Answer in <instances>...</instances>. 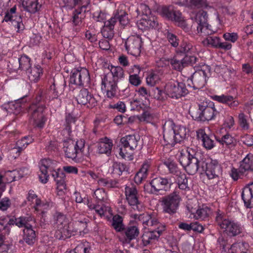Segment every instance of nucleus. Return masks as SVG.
<instances>
[{"label": "nucleus", "instance_id": "f257e3e1", "mask_svg": "<svg viewBox=\"0 0 253 253\" xmlns=\"http://www.w3.org/2000/svg\"><path fill=\"white\" fill-rule=\"evenodd\" d=\"M58 163L50 159H43L39 163L41 174L39 175L40 180L42 183H46L48 180L49 172L56 182L57 189L59 191L66 189L65 174L58 168Z\"/></svg>", "mask_w": 253, "mask_h": 253}, {"label": "nucleus", "instance_id": "f03ea898", "mask_svg": "<svg viewBox=\"0 0 253 253\" xmlns=\"http://www.w3.org/2000/svg\"><path fill=\"white\" fill-rule=\"evenodd\" d=\"M199 154L196 149L187 147L185 150H182L179 157V161L184 168L186 171L190 175H194L199 171L203 172L205 167V158L198 157Z\"/></svg>", "mask_w": 253, "mask_h": 253}, {"label": "nucleus", "instance_id": "7ed1b4c3", "mask_svg": "<svg viewBox=\"0 0 253 253\" xmlns=\"http://www.w3.org/2000/svg\"><path fill=\"white\" fill-rule=\"evenodd\" d=\"M171 184L170 178L158 176L144 185V191L150 194L163 195L169 190Z\"/></svg>", "mask_w": 253, "mask_h": 253}, {"label": "nucleus", "instance_id": "20e7f679", "mask_svg": "<svg viewBox=\"0 0 253 253\" xmlns=\"http://www.w3.org/2000/svg\"><path fill=\"white\" fill-rule=\"evenodd\" d=\"M218 114L213 102L204 101L198 104V110L193 112L191 116L195 121L205 122L214 119Z\"/></svg>", "mask_w": 253, "mask_h": 253}, {"label": "nucleus", "instance_id": "39448f33", "mask_svg": "<svg viewBox=\"0 0 253 253\" xmlns=\"http://www.w3.org/2000/svg\"><path fill=\"white\" fill-rule=\"evenodd\" d=\"M217 224L230 237H234L240 234L242 230L240 224L227 218L222 214L218 213L215 218Z\"/></svg>", "mask_w": 253, "mask_h": 253}, {"label": "nucleus", "instance_id": "423d86ee", "mask_svg": "<svg viewBox=\"0 0 253 253\" xmlns=\"http://www.w3.org/2000/svg\"><path fill=\"white\" fill-rule=\"evenodd\" d=\"M181 200L179 193L176 190L163 197L162 199L163 211L170 215L175 214L178 209Z\"/></svg>", "mask_w": 253, "mask_h": 253}, {"label": "nucleus", "instance_id": "0eeeda50", "mask_svg": "<svg viewBox=\"0 0 253 253\" xmlns=\"http://www.w3.org/2000/svg\"><path fill=\"white\" fill-rule=\"evenodd\" d=\"M165 92L169 97L176 100L185 96L189 93L184 83L175 80L170 81L166 84Z\"/></svg>", "mask_w": 253, "mask_h": 253}, {"label": "nucleus", "instance_id": "6e6552de", "mask_svg": "<svg viewBox=\"0 0 253 253\" xmlns=\"http://www.w3.org/2000/svg\"><path fill=\"white\" fill-rule=\"evenodd\" d=\"M85 141L80 139L75 142L72 139L64 141V151L66 157L77 161L78 155L84 152Z\"/></svg>", "mask_w": 253, "mask_h": 253}, {"label": "nucleus", "instance_id": "1a4fd4ad", "mask_svg": "<svg viewBox=\"0 0 253 253\" xmlns=\"http://www.w3.org/2000/svg\"><path fill=\"white\" fill-rule=\"evenodd\" d=\"M208 18L207 12L200 10L195 16V21L191 26V28L194 30L196 29L197 34L204 33L208 35L212 34L214 31L210 28L211 26L207 23Z\"/></svg>", "mask_w": 253, "mask_h": 253}, {"label": "nucleus", "instance_id": "9d476101", "mask_svg": "<svg viewBox=\"0 0 253 253\" xmlns=\"http://www.w3.org/2000/svg\"><path fill=\"white\" fill-rule=\"evenodd\" d=\"M138 142L134 135H128L122 137L121 139L122 146L120 149V155L124 159L129 158L137 147Z\"/></svg>", "mask_w": 253, "mask_h": 253}, {"label": "nucleus", "instance_id": "9b49d317", "mask_svg": "<svg viewBox=\"0 0 253 253\" xmlns=\"http://www.w3.org/2000/svg\"><path fill=\"white\" fill-rule=\"evenodd\" d=\"M53 224L57 229L56 238L60 240L65 239L69 231L68 221L65 215L61 212H55L53 215Z\"/></svg>", "mask_w": 253, "mask_h": 253}, {"label": "nucleus", "instance_id": "f8f14e48", "mask_svg": "<svg viewBox=\"0 0 253 253\" xmlns=\"http://www.w3.org/2000/svg\"><path fill=\"white\" fill-rule=\"evenodd\" d=\"M44 106L42 104H33L29 107V113L31 114V122L35 127L42 128L44 126L46 119L43 112Z\"/></svg>", "mask_w": 253, "mask_h": 253}, {"label": "nucleus", "instance_id": "ddd939ff", "mask_svg": "<svg viewBox=\"0 0 253 253\" xmlns=\"http://www.w3.org/2000/svg\"><path fill=\"white\" fill-rule=\"evenodd\" d=\"M126 199L134 211H142L144 209L143 204L139 201L138 197V191L133 185L126 186L125 187Z\"/></svg>", "mask_w": 253, "mask_h": 253}, {"label": "nucleus", "instance_id": "4468645a", "mask_svg": "<svg viewBox=\"0 0 253 253\" xmlns=\"http://www.w3.org/2000/svg\"><path fill=\"white\" fill-rule=\"evenodd\" d=\"M90 83L88 71L85 68L74 69L70 75V83L77 85H84Z\"/></svg>", "mask_w": 253, "mask_h": 253}, {"label": "nucleus", "instance_id": "2eb2a0df", "mask_svg": "<svg viewBox=\"0 0 253 253\" xmlns=\"http://www.w3.org/2000/svg\"><path fill=\"white\" fill-rule=\"evenodd\" d=\"M203 172H205L209 179L219 178L222 174V169L216 160H205Z\"/></svg>", "mask_w": 253, "mask_h": 253}, {"label": "nucleus", "instance_id": "dca6fc26", "mask_svg": "<svg viewBox=\"0 0 253 253\" xmlns=\"http://www.w3.org/2000/svg\"><path fill=\"white\" fill-rule=\"evenodd\" d=\"M162 17L178 23V25L183 29H186V25L183 20L181 12L175 10L172 6H163L160 11Z\"/></svg>", "mask_w": 253, "mask_h": 253}, {"label": "nucleus", "instance_id": "f3484780", "mask_svg": "<svg viewBox=\"0 0 253 253\" xmlns=\"http://www.w3.org/2000/svg\"><path fill=\"white\" fill-rule=\"evenodd\" d=\"M208 73H210V69L208 66H206V69L196 71L192 74L190 81L193 84L192 87L195 89L201 88L205 85L207 78H209Z\"/></svg>", "mask_w": 253, "mask_h": 253}, {"label": "nucleus", "instance_id": "a211bd4d", "mask_svg": "<svg viewBox=\"0 0 253 253\" xmlns=\"http://www.w3.org/2000/svg\"><path fill=\"white\" fill-rule=\"evenodd\" d=\"M174 124L171 120L166 121L163 125V137L166 145L174 146L178 142L176 139V133L174 130Z\"/></svg>", "mask_w": 253, "mask_h": 253}, {"label": "nucleus", "instance_id": "6ab92c4d", "mask_svg": "<svg viewBox=\"0 0 253 253\" xmlns=\"http://www.w3.org/2000/svg\"><path fill=\"white\" fill-rule=\"evenodd\" d=\"M142 46L141 38L137 36H129L125 42L126 49L128 53L134 56H139Z\"/></svg>", "mask_w": 253, "mask_h": 253}, {"label": "nucleus", "instance_id": "aec40b11", "mask_svg": "<svg viewBox=\"0 0 253 253\" xmlns=\"http://www.w3.org/2000/svg\"><path fill=\"white\" fill-rule=\"evenodd\" d=\"M165 230V226L160 224L157 228L151 229L149 231L145 232L142 235V241L144 246H147L156 241H158L162 233Z\"/></svg>", "mask_w": 253, "mask_h": 253}, {"label": "nucleus", "instance_id": "412c9836", "mask_svg": "<svg viewBox=\"0 0 253 253\" xmlns=\"http://www.w3.org/2000/svg\"><path fill=\"white\" fill-rule=\"evenodd\" d=\"M16 10V8L15 6L10 8L9 11L6 13L3 21L11 22L12 26L16 30L17 32L20 33L24 30L25 26L22 22L21 16L15 15Z\"/></svg>", "mask_w": 253, "mask_h": 253}, {"label": "nucleus", "instance_id": "4be33fe9", "mask_svg": "<svg viewBox=\"0 0 253 253\" xmlns=\"http://www.w3.org/2000/svg\"><path fill=\"white\" fill-rule=\"evenodd\" d=\"M78 104L83 105H87L88 107L96 106L97 101L93 95L86 88H82L76 97Z\"/></svg>", "mask_w": 253, "mask_h": 253}, {"label": "nucleus", "instance_id": "5701e85b", "mask_svg": "<svg viewBox=\"0 0 253 253\" xmlns=\"http://www.w3.org/2000/svg\"><path fill=\"white\" fill-rule=\"evenodd\" d=\"M101 89L106 91V95L109 98L115 97L118 90L117 80H110L107 75L102 79Z\"/></svg>", "mask_w": 253, "mask_h": 253}, {"label": "nucleus", "instance_id": "b1692460", "mask_svg": "<svg viewBox=\"0 0 253 253\" xmlns=\"http://www.w3.org/2000/svg\"><path fill=\"white\" fill-rule=\"evenodd\" d=\"M197 138L202 142L203 146L207 150H211L215 146L213 138L214 136L207 134L205 129L200 128L196 131Z\"/></svg>", "mask_w": 253, "mask_h": 253}, {"label": "nucleus", "instance_id": "393cba45", "mask_svg": "<svg viewBox=\"0 0 253 253\" xmlns=\"http://www.w3.org/2000/svg\"><path fill=\"white\" fill-rule=\"evenodd\" d=\"M241 197L246 208H253V182L248 184L243 189Z\"/></svg>", "mask_w": 253, "mask_h": 253}, {"label": "nucleus", "instance_id": "a878e982", "mask_svg": "<svg viewBox=\"0 0 253 253\" xmlns=\"http://www.w3.org/2000/svg\"><path fill=\"white\" fill-rule=\"evenodd\" d=\"M158 22L154 17L145 16L137 22V26L142 31L157 27Z\"/></svg>", "mask_w": 253, "mask_h": 253}, {"label": "nucleus", "instance_id": "bb28decb", "mask_svg": "<svg viewBox=\"0 0 253 253\" xmlns=\"http://www.w3.org/2000/svg\"><path fill=\"white\" fill-rule=\"evenodd\" d=\"M33 140L30 136H26L17 141L15 146L11 149L12 152L16 154L15 157L19 156L27 146L33 142Z\"/></svg>", "mask_w": 253, "mask_h": 253}, {"label": "nucleus", "instance_id": "cd10ccee", "mask_svg": "<svg viewBox=\"0 0 253 253\" xmlns=\"http://www.w3.org/2000/svg\"><path fill=\"white\" fill-rule=\"evenodd\" d=\"M212 98L215 101L226 104L231 108L236 107L239 104V102L236 99V97L230 95H215L212 96Z\"/></svg>", "mask_w": 253, "mask_h": 253}, {"label": "nucleus", "instance_id": "c85d7f7f", "mask_svg": "<svg viewBox=\"0 0 253 253\" xmlns=\"http://www.w3.org/2000/svg\"><path fill=\"white\" fill-rule=\"evenodd\" d=\"M26 74L29 80L31 82L36 83L42 75V69L40 65L31 67L27 71Z\"/></svg>", "mask_w": 253, "mask_h": 253}, {"label": "nucleus", "instance_id": "c756f323", "mask_svg": "<svg viewBox=\"0 0 253 253\" xmlns=\"http://www.w3.org/2000/svg\"><path fill=\"white\" fill-rule=\"evenodd\" d=\"M112 146L113 143L111 139L107 137L101 138L97 144L98 152L100 154H110Z\"/></svg>", "mask_w": 253, "mask_h": 253}, {"label": "nucleus", "instance_id": "7c9ffc66", "mask_svg": "<svg viewBox=\"0 0 253 253\" xmlns=\"http://www.w3.org/2000/svg\"><path fill=\"white\" fill-rule=\"evenodd\" d=\"M123 231L126 236V241L128 242L135 239L139 234L138 227L135 225H129L125 227Z\"/></svg>", "mask_w": 253, "mask_h": 253}, {"label": "nucleus", "instance_id": "2f4dec72", "mask_svg": "<svg viewBox=\"0 0 253 253\" xmlns=\"http://www.w3.org/2000/svg\"><path fill=\"white\" fill-rule=\"evenodd\" d=\"M23 232L24 241L29 245H33L37 240V235L34 226L24 228Z\"/></svg>", "mask_w": 253, "mask_h": 253}, {"label": "nucleus", "instance_id": "473e14b6", "mask_svg": "<svg viewBox=\"0 0 253 253\" xmlns=\"http://www.w3.org/2000/svg\"><path fill=\"white\" fill-rule=\"evenodd\" d=\"M21 101L26 102L27 101L24 98L18 99L15 101H11L9 102L5 106V109L9 113H13L14 114H19L22 110V104Z\"/></svg>", "mask_w": 253, "mask_h": 253}, {"label": "nucleus", "instance_id": "72a5a7b5", "mask_svg": "<svg viewBox=\"0 0 253 253\" xmlns=\"http://www.w3.org/2000/svg\"><path fill=\"white\" fill-rule=\"evenodd\" d=\"M89 10L78 8L73 11L71 22L74 26H79L85 17V13Z\"/></svg>", "mask_w": 253, "mask_h": 253}, {"label": "nucleus", "instance_id": "f704fd0d", "mask_svg": "<svg viewBox=\"0 0 253 253\" xmlns=\"http://www.w3.org/2000/svg\"><path fill=\"white\" fill-rule=\"evenodd\" d=\"M239 169L241 173L253 170V155L249 154L246 156L241 162Z\"/></svg>", "mask_w": 253, "mask_h": 253}, {"label": "nucleus", "instance_id": "c9c22d12", "mask_svg": "<svg viewBox=\"0 0 253 253\" xmlns=\"http://www.w3.org/2000/svg\"><path fill=\"white\" fill-rule=\"evenodd\" d=\"M22 4L24 9L31 13H35L41 6L38 0H23Z\"/></svg>", "mask_w": 253, "mask_h": 253}, {"label": "nucleus", "instance_id": "e433bc0d", "mask_svg": "<svg viewBox=\"0 0 253 253\" xmlns=\"http://www.w3.org/2000/svg\"><path fill=\"white\" fill-rule=\"evenodd\" d=\"M15 225L19 228L33 227V224L35 223V219L32 216H20L18 218H15Z\"/></svg>", "mask_w": 253, "mask_h": 253}, {"label": "nucleus", "instance_id": "4c0bfd02", "mask_svg": "<svg viewBox=\"0 0 253 253\" xmlns=\"http://www.w3.org/2000/svg\"><path fill=\"white\" fill-rule=\"evenodd\" d=\"M111 226L116 232H123L125 229V225L123 223V217L118 214L113 216Z\"/></svg>", "mask_w": 253, "mask_h": 253}, {"label": "nucleus", "instance_id": "58836bf2", "mask_svg": "<svg viewBox=\"0 0 253 253\" xmlns=\"http://www.w3.org/2000/svg\"><path fill=\"white\" fill-rule=\"evenodd\" d=\"M216 139L220 144L228 148L234 146L236 144L235 139L228 133L223 135L221 138H216Z\"/></svg>", "mask_w": 253, "mask_h": 253}, {"label": "nucleus", "instance_id": "ea45409f", "mask_svg": "<svg viewBox=\"0 0 253 253\" xmlns=\"http://www.w3.org/2000/svg\"><path fill=\"white\" fill-rule=\"evenodd\" d=\"M174 128L176 133V139L178 143L181 142L186 138L187 135H189V130L185 126H176L174 125Z\"/></svg>", "mask_w": 253, "mask_h": 253}, {"label": "nucleus", "instance_id": "a19ab883", "mask_svg": "<svg viewBox=\"0 0 253 253\" xmlns=\"http://www.w3.org/2000/svg\"><path fill=\"white\" fill-rule=\"evenodd\" d=\"M132 70L134 73L129 75V82L133 85L138 86L141 84V80L138 76L140 71V68L138 65H134Z\"/></svg>", "mask_w": 253, "mask_h": 253}, {"label": "nucleus", "instance_id": "79ce46f5", "mask_svg": "<svg viewBox=\"0 0 253 253\" xmlns=\"http://www.w3.org/2000/svg\"><path fill=\"white\" fill-rule=\"evenodd\" d=\"M143 112L141 115V118L144 121L151 122L158 118L157 114L150 108L148 105V108L146 109H143Z\"/></svg>", "mask_w": 253, "mask_h": 253}, {"label": "nucleus", "instance_id": "37998d69", "mask_svg": "<svg viewBox=\"0 0 253 253\" xmlns=\"http://www.w3.org/2000/svg\"><path fill=\"white\" fill-rule=\"evenodd\" d=\"M249 245L246 242H239L233 244L230 247L232 253H246Z\"/></svg>", "mask_w": 253, "mask_h": 253}, {"label": "nucleus", "instance_id": "c03bdc74", "mask_svg": "<svg viewBox=\"0 0 253 253\" xmlns=\"http://www.w3.org/2000/svg\"><path fill=\"white\" fill-rule=\"evenodd\" d=\"M90 246L87 242L79 243L70 253H90Z\"/></svg>", "mask_w": 253, "mask_h": 253}, {"label": "nucleus", "instance_id": "a18cd8bd", "mask_svg": "<svg viewBox=\"0 0 253 253\" xmlns=\"http://www.w3.org/2000/svg\"><path fill=\"white\" fill-rule=\"evenodd\" d=\"M193 49V45L190 43L187 42H182L179 46H177L176 52L177 54L188 55L191 53V51Z\"/></svg>", "mask_w": 253, "mask_h": 253}, {"label": "nucleus", "instance_id": "49530a36", "mask_svg": "<svg viewBox=\"0 0 253 253\" xmlns=\"http://www.w3.org/2000/svg\"><path fill=\"white\" fill-rule=\"evenodd\" d=\"M164 92L158 87L151 86L149 88V96L158 100H163L165 99Z\"/></svg>", "mask_w": 253, "mask_h": 253}, {"label": "nucleus", "instance_id": "de8ad7c7", "mask_svg": "<svg viewBox=\"0 0 253 253\" xmlns=\"http://www.w3.org/2000/svg\"><path fill=\"white\" fill-rule=\"evenodd\" d=\"M110 70L112 75V78L110 79V80H117L118 82L119 79L123 78L124 71L120 66L115 67L111 66Z\"/></svg>", "mask_w": 253, "mask_h": 253}, {"label": "nucleus", "instance_id": "09e8293b", "mask_svg": "<svg viewBox=\"0 0 253 253\" xmlns=\"http://www.w3.org/2000/svg\"><path fill=\"white\" fill-rule=\"evenodd\" d=\"M19 69L26 72L31 67L30 59L26 55H24L18 59Z\"/></svg>", "mask_w": 253, "mask_h": 253}, {"label": "nucleus", "instance_id": "8fccbe9b", "mask_svg": "<svg viewBox=\"0 0 253 253\" xmlns=\"http://www.w3.org/2000/svg\"><path fill=\"white\" fill-rule=\"evenodd\" d=\"M112 169V172L118 175H121L124 171H128V168L125 164L118 162H114Z\"/></svg>", "mask_w": 253, "mask_h": 253}, {"label": "nucleus", "instance_id": "3c124183", "mask_svg": "<svg viewBox=\"0 0 253 253\" xmlns=\"http://www.w3.org/2000/svg\"><path fill=\"white\" fill-rule=\"evenodd\" d=\"M210 213V209L207 206H203L202 208L197 210L195 216L197 219L204 220L209 216Z\"/></svg>", "mask_w": 253, "mask_h": 253}, {"label": "nucleus", "instance_id": "603ef678", "mask_svg": "<svg viewBox=\"0 0 253 253\" xmlns=\"http://www.w3.org/2000/svg\"><path fill=\"white\" fill-rule=\"evenodd\" d=\"M175 176L179 188L182 190L186 189L188 187V180L186 178V175L184 173H182L180 171L179 173L176 174Z\"/></svg>", "mask_w": 253, "mask_h": 253}, {"label": "nucleus", "instance_id": "864d4df0", "mask_svg": "<svg viewBox=\"0 0 253 253\" xmlns=\"http://www.w3.org/2000/svg\"><path fill=\"white\" fill-rule=\"evenodd\" d=\"M27 200L31 202L34 203V201L35 200V208L37 210V208L41 207L42 205L41 200L38 198L37 195L35 193L34 191L32 190H29L27 197Z\"/></svg>", "mask_w": 253, "mask_h": 253}, {"label": "nucleus", "instance_id": "5fc2aeb1", "mask_svg": "<svg viewBox=\"0 0 253 253\" xmlns=\"http://www.w3.org/2000/svg\"><path fill=\"white\" fill-rule=\"evenodd\" d=\"M164 165L169 169L170 173L176 175L180 171L177 164L173 161L168 160L164 162Z\"/></svg>", "mask_w": 253, "mask_h": 253}, {"label": "nucleus", "instance_id": "6e6d98bb", "mask_svg": "<svg viewBox=\"0 0 253 253\" xmlns=\"http://www.w3.org/2000/svg\"><path fill=\"white\" fill-rule=\"evenodd\" d=\"M220 41V39L218 37L209 36L203 41V42L204 44L211 45V46L217 48Z\"/></svg>", "mask_w": 253, "mask_h": 253}, {"label": "nucleus", "instance_id": "4d7b16f0", "mask_svg": "<svg viewBox=\"0 0 253 253\" xmlns=\"http://www.w3.org/2000/svg\"><path fill=\"white\" fill-rule=\"evenodd\" d=\"M130 110L140 111L141 110L146 109L148 108L147 104L141 103L137 99H133L130 102Z\"/></svg>", "mask_w": 253, "mask_h": 253}, {"label": "nucleus", "instance_id": "13d9d810", "mask_svg": "<svg viewBox=\"0 0 253 253\" xmlns=\"http://www.w3.org/2000/svg\"><path fill=\"white\" fill-rule=\"evenodd\" d=\"M191 5L197 8H203L204 9H209L211 8L207 0H189Z\"/></svg>", "mask_w": 253, "mask_h": 253}, {"label": "nucleus", "instance_id": "bf43d9fd", "mask_svg": "<svg viewBox=\"0 0 253 253\" xmlns=\"http://www.w3.org/2000/svg\"><path fill=\"white\" fill-rule=\"evenodd\" d=\"M170 64L173 69L178 71H181L186 67L183 58L181 60H178L176 59H171L170 60Z\"/></svg>", "mask_w": 253, "mask_h": 253}, {"label": "nucleus", "instance_id": "052dcab7", "mask_svg": "<svg viewBox=\"0 0 253 253\" xmlns=\"http://www.w3.org/2000/svg\"><path fill=\"white\" fill-rule=\"evenodd\" d=\"M118 21L123 26L127 25L129 23L127 13L124 10L116 12Z\"/></svg>", "mask_w": 253, "mask_h": 253}, {"label": "nucleus", "instance_id": "680f3d73", "mask_svg": "<svg viewBox=\"0 0 253 253\" xmlns=\"http://www.w3.org/2000/svg\"><path fill=\"white\" fill-rule=\"evenodd\" d=\"M98 183L99 185L107 188H114L116 186L117 182L112 179L108 178H100L98 181Z\"/></svg>", "mask_w": 253, "mask_h": 253}, {"label": "nucleus", "instance_id": "e2e57ef3", "mask_svg": "<svg viewBox=\"0 0 253 253\" xmlns=\"http://www.w3.org/2000/svg\"><path fill=\"white\" fill-rule=\"evenodd\" d=\"M133 217L135 219L138 220L143 225H145L146 223H148L151 219L150 215L146 212L141 214L135 213L133 214Z\"/></svg>", "mask_w": 253, "mask_h": 253}, {"label": "nucleus", "instance_id": "0e129e2a", "mask_svg": "<svg viewBox=\"0 0 253 253\" xmlns=\"http://www.w3.org/2000/svg\"><path fill=\"white\" fill-rule=\"evenodd\" d=\"M239 124L243 130H248L249 128V124L248 122L247 116L241 113L238 116Z\"/></svg>", "mask_w": 253, "mask_h": 253}, {"label": "nucleus", "instance_id": "69168bd1", "mask_svg": "<svg viewBox=\"0 0 253 253\" xmlns=\"http://www.w3.org/2000/svg\"><path fill=\"white\" fill-rule=\"evenodd\" d=\"M136 12L138 15H144L145 16H148L151 14V10L148 6L144 3H140L138 5Z\"/></svg>", "mask_w": 253, "mask_h": 253}, {"label": "nucleus", "instance_id": "338daca9", "mask_svg": "<svg viewBox=\"0 0 253 253\" xmlns=\"http://www.w3.org/2000/svg\"><path fill=\"white\" fill-rule=\"evenodd\" d=\"M160 81V77L158 74L151 73L146 78V83L148 85L154 86Z\"/></svg>", "mask_w": 253, "mask_h": 253}, {"label": "nucleus", "instance_id": "774afa93", "mask_svg": "<svg viewBox=\"0 0 253 253\" xmlns=\"http://www.w3.org/2000/svg\"><path fill=\"white\" fill-rule=\"evenodd\" d=\"M95 198L100 201H104L107 199V194L103 188L97 189L94 192Z\"/></svg>", "mask_w": 253, "mask_h": 253}]
</instances>
